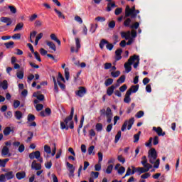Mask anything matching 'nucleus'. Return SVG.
I'll use <instances>...</instances> for the list:
<instances>
[{
  "mask_svg": "<svg viewBox=\"0 0 182 182\" xmlns=\"http://www.w3.org/2000/svg\"><path fill=\"white\" fill-rule=\"evenodd\" d=\"M73 114H75V108L72 107L70 114L68 117H67L64 122H60V129L62 130H69L70 129H75V124L73 123Z\"/></svg>",
  "mask_w": 182,
  "mask_h": 182,
  "instance_id": "f257e3e1",
  "label": "nucleus"
},
{
  "mask_svg": "<svg viewBox=\"0 0 182 182\" xmlns=\"http://www.w3.org/2000/svg\"><path fill=\"white\" fill-rule=\"evenodd\" d=\"M100 113L101 116L106 115L107 123H112V119H113V113L112 112V109H110V107H107V109H100Z\"/></svg>",
  "mask_w": 182,
  "mask_h": 182,
  "instance_id": "f03ea898",
  "label": "nucleus"
},
{
  "mask_svg": "<svg viewBox=\"0 0 182 182\" xmlns=\"http://www.w3.org/2000/svg\"><path fill=\"white\" fill-rule=\"evenodd\" d=\"M136 58L137 55H134L133 56L129 58L127 63H124V67L125 68L127 73H129V72H132V65L134 63V60H136Z\"/></svg>",
  "mask_w": 182,
  "mask_h": 182,
  "instance_id": "7ed1b4c3",
  "label": "nucleus"
},
{
  "mask_svg": "<svg viewBox=\"0 0 182 182\" xmlns=\"http://www.w3.org/2000/svg\"><path fill=\"white\" fill-rule=\"evenodd\" d=\"M148 159H149L151 164H154V161L157 160V151H156V149L151 148L148 151Z\"/></svg>",
  "mask_w": 182,
  "mask_h": 182,
  "instance_id": "20e7f679",
  "label": "nucleus"
},
{
  "mask_svg": "<svg viewBox=\"0 0 182 182\" xmlns=\"http://www.w3.org/2000/svg\"><path fill=\"white\" fill-rule=\"evenodd\" d=\"M133 124H134V117L130 118L129 121L126 120L121 128L122 132H124L126 127H127V130H130L133 127Z\"/></svg>",
  "mask_w": 182,
  "mask_h": 182,
  "instance_id": "39448f33",
  "label": "nucleus"
},
{
  "mask_svg": "<svg viewBox=\"0 0 182 182\" xmlns=\"http://www.w3.org/2000/svg\"><path fill=\"white\" fill-rule=\"evenodd\" d=\"M36 117L32 114H28L27 116V123L28 124L29 127H36V122L35 119Z\"/></svg>",
  "mask_w": 182,
  "mask_h": 182,
  "instance_id": "423d86ee",
  "label": "nucleus"
},
{
  "mask_svg": "<svg viewBox=\"0 0 182 182\" xmlns=\"http://www.w3.org/2000/svg\"><path fill=\"white\" fill-rule=\"evenodd\" d=\"M135 11L136 7L134 6L132 9L130 6H127L125 9V18H129Z\"/></svg>",
  "mask_w": 182,
  "mask_h": 182,
  "instance_id": "0eeeda50",
  "label": "nucleus"
},
{
  "mask_svg": "<svg viewBox=\"0 0 182 182\" xmlns=\"http://www.w3.org/2000/svg\"><path fill=\"white\" fill-rule=\"evenodd\" d=\"M86 88L84 87H79V90L75 91L76 96L79 97H83L86 95Z\"/></svg>",
  "mask_w": 182,
  "mask_h": 182,
  "instance_id": "6e6552de",
  "label": "nucleus"
},
{
  "mask_svg": "<svg viewBox=\"0 0 182 182\" xmlns=\"http://www.w3.org/2000/svg\"><path fill=\"white\" fill-rule=\"evenodd\" d=\"M0 22L6 23V26H11L12 25V18L9 17L2 16L0 18Z\"/></svg>",
  "mask_w": 182,
  "mask_h": 182,
  "instance_id": "1a4fd4ad",
  "label": "nucleus"
},
{
  "mask_svg": "<svg viewBox=\"0 0 182 182\" xmlns=\"http://www.w3.org/2000/svg\"><path fill=\"white\" fill-rule=\"evenodd\" d=\"M1 156L3 157H5L7 156V157H11L12 156V154L9 152V148L8 146H4L1 149Z\"/></svg>",
  "mask_w": 182,
  "mask_h": 182,
  "instance_id": "9d476101",
  "label": "nucleus"
},
{
  "mask_svg": "<svg viewBox=\"0 0 182 182\" xmlns=\"http://www.w3.org/2000/svg\"><path fill=\"white\" fill-rule=\"evenodd\" d=\"M32 170H41L42 165L41 164L36 163V160H33L31 164Z\"/></svg>",
  "mask_w": 182,
  "mask_h": 182,
  "instance_id": "9b49d317",
  "label": "nucleus"
},
{
  "mask_svg": "<svg viewBox=\"0 0 182 182\" xmlns=\"http://www.w3.org/2000/svg\"><path fill=\"white\" fill-rule=\"evenodd\" d=\"M3 133L4 136H9L11 133H15V130L14 129V127L11 129L10 127H6L4 129Z\"/></svg>",
  "mask_w": 182,
  "mask_h": 182,
  "instance_id": "f8f14e48",
  "label": "nucleus"
},
{
  "mask_svg": "<svg viewBox=\"0 0 182 182\" xmlns=\"http://www.w3.org/2000/svg\"><path fill=\"white\" fill-rule=\"evenodd\" d=\"M153 130L157 133L158 136H166V132H163L161 127L156 128V127H154Z\"/></svg>",
  "mask_w": 182,
  "mask_h": 182,
  "instance_id": "ddd939ff",
  "label": "nucleus"
},
{
  "mask_svg": "<svg viewBox=\"0 0 182 182\" xmlns=\"http://www.w3.org/2000/svg\"><path fill=\"white\" fill-rule=\"evenodd\" d=\"M16 177L17 180H22L26 177V173H25V171L17 172Z\"/></svg>",
  "mask_w": 182,
  "mask_h": 182,
  "instance_id": "4468645a",
  "label": "nucleus"
},
{
  "mask_svg": "<svg viewBox=\"0 0 182 182\" xmlns=\"http://www.w3.org/2000/svg\"><path fill=\"white\" fill-rule=\"evenodd\" d=\"M50 38L51 41H54V42H56L58 43V46H60L61 45L60 40L58 38V37L56 36V34L55 33L50 34Z\"/></svg>",
  "mask_w": 182,
  "mask_h": 182,
  "instance_id": "2eb2a0df",
  "label": "nucleus"
},
{
  "mask_svg": "<svg viewBox=\"0 0 182 182\" xmlns=\"http://www.w3.org/2000/svg\"><path fill=\"white\" fill-rule=\"evenodd\" d=\"M121 37L123 39H126V41H128V39H130V31L124 32L122 31L120 33Z\"/></svg>",
  "mask_w": 182,
  "mask_h": 182,
  "instance_id": "dca6fc26",
  "label": "nucleus"
},
{
  "mask_svg": "<svg viewBox=\"0 0 182 182\" xmlns=\"http://www.w3.org/2000/svg\"><path fill=\"white\" fill-rule=\"evenodd\" d=\"M123 52V50L122 48L117 49L115 51L116 55V60H120L122 59V53Z\"/></svg>",
  "mask_w": 182,
  "mask_h": 182,
  "instance_id": "f3484780",
  "label": "nucleus"
},
{
  "mask_svg": "<svg viewBox=\"0 0 182 182\" xmlns=\"http://www.w3.org/2000/svg\"><path fill=\"white\" fill-rule=\"evenodd\" d=\"M33 97H36V99L40 102H43V100H45V95H43V94L38 95V93L34 92L33 94Z\"/></svg>",
  "mask_w": 182,
  "mask_h": 182,
  "instance_id": "a211bd4d",
  "label": "nucleus"
},
{
  "mask_svg": "<svg viewBox=\"0 0 182 182\" xmlns=\"http://www.w3.org/2000/svg\"><path fill=\"white\" fill-rule=\"evenodd\" d=\"M46 46L50 48V49H52L54 52H56V46L55 43L52 41H46Z\"/></svg>",
  "mask_w": 182,
  "mask_h": 182,
  "instance_id": "6ab92c4d",
  "label": "nucleus"
},
{
  "mask_svg": "<svg viewBox=\"0 0 182 182\" xmlns=\"http://www.w3.org/2000/svg\"><path fill=\"white\" fill-rule=\"evenodd\" d=\"M34 157L35 159L38 160V161H40L41 163H43V159L41 158V151H34Z\"/></svg>",
  "mask_w": 182,
  "mask_h": 182,
  "instance_id": "aec40b11",
  "label": "nucleus"
},
{
  "mask_svg": "<svg viewBox=\"0 0 182 182\" xmlns=\"http://www.w3.org/2000/svg\"><path fill=\"white\" fill-rule=\"evenodd\" d=\"M6 176V180H12L15 177L14 171H9L4 174Z\"/></svg>",
  "mask_w": 182,
  "mask_h": 182,
  "instance_id": "412c9836",
  "label": "nucleus"
},
{
  "mask_svg": "<svg viewBox=\"0 0 182 182\" xmlns=\"http://www.w3.org/2000/svg\"><path fill=\"white\" fill-rule=\"evenodd\" d=\"M114 89H116V87H114V85H112L111 87H108L107 90V95L108 96H112L114 92Z\"/></svg>",
  "mask_w": 182,
  "mask_h": 182,
  "instance_id": "4be33fe9",
  "label": "nucleus"
},
{
  "mask_svg": "<svg viewBox=\"0 0 182 182\" xmlns=\"http://www.w3.org/2000/svg\"><path fill=\"white\" fill-rule=\"evenodd\" d=\"M14 117L16 119V120H21V119L23 117V114H22V112L21 111H16L14 112Z\"/></svg>",
  "mask_w": 182,
  "mask_h": 182,
  "instance_id": "5701e85b",
  "label": "nucleus"
},
{
  "mask_svg": "<svg viewBox=\"0 0 182 182\" xmlns=\"http://www.w3.org/2000/svg\"><path fill=\"white\" fill-rule=\"evenodd\" d=\"M53 81L54 83V90L55 93H59V87H58V82H56V77L55 76H53Z\"/></svg>",
  "mask_w": 182,
  "mask_h": 182,
  "instance_id": "b1692460",
  "label": "nucleus"
},
{
  "mask_svg": "<svg viewBox=\"0 0 182 182\" xmlns=\"http://www.w3.org/2000/svg\"><path fill=\"white\" fill-rule=\"evenodd\" d=\"M130 23H132V18H127L124 21V26H125V28H130V26H132L130 25Z\"/></svg>",
  "mask_w": 182,
  "mask_h": 182,
  "instance_id": "393cba45",
  "label": "nucleus"
},
{
  "mask_svg": "<svg viewBox=\"0 0 182 182\" xmlns=\"http://www.w3.org/2000/svg\"><path fill=\"white\" fill-rule=\"evenodd\" d=\"M54 11L55 14H57L58 18L62 19H65V15H63V13L62 11H60L59 10H57L56 9H54Z\"/></svg>",
  "mask_w": 182,
  "mask_h": 182,
  "instance_id": "a878e982",
  "label": "nucleus"
},
{
  "mask_svg": "<svg viewBox=\"0 0 182 182\" xmlns=\"http://www.w3.org/2000/svg\"><path fill=\"white\" fill-rule=\"evenodd\" d=\"M109 41L106 39H102L100 42V49H103L105 48V45H107Z\"/></svg>",
  "mask_w": 182,
  "mask_h": 182,
  "instance_id": "bb28decb",
  "label": "nucleus"
},
{
  "mask_svg": "<svg viewBox=\"0 0 182 182\" xmlns=\"http://www.w3.org/2000/svg\"><path fill=\"white\" fill-rule=\"evenodd\" d=\"M23 28V23H18L16 24L14 32H16V31H21Z\"/></svg>",
  "mask_w": 182,
  "mask_h": 182,
  "instance_id": "cd10ccee",
  "label": "nucleus"
},
{
  "mask_svg": "<svg viewBox=\"0 0 182 182\" xmlns=\"http://www.w3.org/2000/svg\"><path fill=\"white\" fill-rule=\"evenodd\" d=\"M14 45H15V43L14 41H10L4 43V46H6V49H11L14 48Z\"/></svg>",
  "mask_w": 182,
  "mask_h": 182,
  "instance_id": "c85d7f7f",
  "label": "nucleus"
},
{
  "mask_svg": "<svg viewBox=\"0 0 182 182\" xmlns=\"http://www.w3.org/2000/svg\"><path fill=\"white\" fill-rule=\"evenodd\" d=\"M8 161H9V159H0V167H5Z\"/></svg>",
  "mask_w": 182,
  "mask_h": 182,
  "instance_id": "c756f323",
  "label": "nucleus"
},
{
  "mask_svg": "<svg viewBox=\"0 0 182 182\" xmlns=\"http://www.w3.org/2000/svg\"><path fill=\"white\" fill-rule=\"evenodd\" d=\"M75 45L77 49L75 50V53H77L79 52V49L80 48V40L79 38H75Z\"/></svg>",
  "mask_w": 182,
  "mask_h": 182,
  "instance_id": "7c9ffc66",
  "label": "nucleus"
},
{
  "mask_svg": "<svg viewBox=\"0 0 182 182\" xmlns=\"http://www.w3.org/2000/svg\"><path fill=\"white\" fill-rule=\"evenodd\" d=\"M95 129L97 130V132H102L103 130V124L102 123L96 124Z\"/></svg>",
  "mask_w": 182,
  "mask_h": 182,
  "instance_id": "2f4dec72",
  "label": "nucleus"
},
{
  "mask_svg": "<svg viewBox=\"0 0 182 182\" xmlns=\"http://www.w3.org/2000/svg\"><path fill=\"white\" fill-rule=\"evenodd\" d=\"M147 171H149V169L144 168L143 167L137 168V173H139V174H143V173H147Z\"/></svg>",
  "mask_w": 182,
  "mask_h": 182,
  "instance_id": "473e14b6",
  "label": "nucleus"
},
{
  "mask_svg": "<svg viewBox=\"0 0 182 182\" xmlns=\"http://www.w3.org/2000/svg\"><path fill=\"white\" fill-rule=\"evenodd\" d=\"M120 137H122V131H119L117 134L115 135L114 143H119V140H120Z\"/></svg>",
  "mask_w": 182,
  "mask_h": 182,
  "instance_id": "72a5a7b5",
  "label": "nucleus"
},
{
  "mask_svg": "<svg viewBox=\"0 0 182 182\" xmlns=\"http://www.w3.org/2000/svg\"><path fill=\"white\" fill-rule=\"evenodd\" d=\"M112 171H113V165L110 164L107 166L105 173H107V174H112Z\"/></svg>",
  "mask_w": 182,
  "mask_h": 182,
  "instance_id": "f704fd0d",
  "label": "nucleus"
},
{
  "mask_svg": "<svg viewBox=\"0 0 182 182\" xmlns=\"http://www.w3.org/2000/svg\"><path fill=\"white\" fill-rule=\"evenodd\" d=\"M65 76L66 80H69V77H70V73H69L68 68H65Z\"/></svg>",
  "mask_w": 182,
  "mask_h": 182,
  "instance_id": "c9c22d12",
  "label": "nucleus"
},
{
  "mask_svg": "<svg viewBox=\"0 0 182 182\" xmlns=\"http://www.w3.org/2000/svg\"><path fill=\"white\" fill-rule=\"evenodd\" d=\"M125 80H126V75H123L117 81V83H120L122 85V83H124Z\"/></svg>",
  "mask_w": 182,
  "mask_h": 182,
  "instance_id": "e433bc0d",
  "label": "nucleus"
},
{
  "mask_svg": "<svg viewBox=\"0 0 182 182\" xmlns=\"http://www.w3.org/2000/svg\"><path fill=\"white\" fill-rule=\"evenodd\" d=\"M140 133H141V132H139V133L134 135V143H137V141L140 140Z\"/></svg>",
  "mask_w": 182,
  "mask_h": 182,
  "instance_id": "4c0bfd02",
  "label": "nucleus"
},
{
  "mask_svg": "<svg viewBox=\"0 0 182 182\" xmlns=\"http://www.w3.org/2000/svg\"><path fill=\"white\" fill-rule=\"evenodd\" d=\"M95 150V146L92 145L88 148V154L89 156H91L92 154L95 156V152L93 151Z\"/></svg>",
  "mask_w": 182,
  "mask_h": 182,
  "instance_id": "58836bf2",
  "label": "nucleus"
},
{
  "mask_svg": "<svg viewBox=\"0 0 182 182\" xmlns=\"http://www.w3.org/2000/svg\"><path fill=\"white\" fill-rule=\"evenodd\" d=\"M113 84V79L112 78H108L105 80V86H110V85Z\"/></svg>",
  "mask_w": 182,
  "mask_h": 182,
  "instance_id": "ea45409f",
  "label": "nucleus"
},
{
  "mask_svg": "<svg viewBox=\"0 0 182 182\" xmlns=\"http://www.w3.org/2000/svg\"><path fill=\"white\" fill-rule=\"evenodd\" d=\"M1 87L4 90H6V89H8V81H6V80L1 82Z\"/></svg>",
  "mask_w": 182,
  "mask_h": 182,
  "instance_id": "a19ab883",
  "label": "nucleus"
},
{
  "mask_svg": "<svg viewBox=\"0 0 182 182\" xmlns=\"http://www.w3.org/2000/svg\"><path fill=\"white\" fill-rule=\"evenodd\" d=\"M143 116H144V112L143 111H139L136 115L135 117H136V119H141V117H143Z\"/></svg>",
  "mask_w": 182,
  "mask_h": 182,
  "instance_id": "79ce46f5",
  "label": "nucleus"
},
{
  "mask_svg": "<svg viewBox=\"0 0 182 182\" xmlns=\"http://www.w3.org/2000/svg\"><path fill=\"white\" fill-rule=\"evenodd\" d=\"M44 151H46V153H47V154H50V153H52V150L50 149V146H49L48 145H45L44 146Z\"/></svg>",
  "mask_w": 182,
  "mask_h": 182,
  "instance_id": "37998d69",
  "label": "nucleus"
},
{
  "mask_svg": "<svg viewBox=\"0 0 182 182\" xmlns=\"http://www.w3.org/2000/svg\"><path fill=\"white\" fill-rule=\"evenodd\" d=\"M33 53L36 59L38 61V62H42V59H41V56L39 55V53H38V51H34Z\"/></svg>",
  "mask_w": 182,
  "mask_h": 182,
  "instance_id": "c03bdc74",
  "label": "nucleus"
},
{
  "mask_svg": "<svg viewBox=\"0 0 182 182\" xmlns=\"http://www.w3.org/2000/svg\"><path fill=\"white\" fill-rule=\"evenodd\" d=\"M23 75H24L23 71H22V70L18 71L16 73V76H17L18 79H20V80L23 79Z\"/></svg>",
  "mask_w": 182,
  "mask_h": 182,
  "instance_id": "a18cd8bd",
  "label": "nucleus"
},
{
  "mask_svg": "<svg viewBox=\"0 0 182 182\" xmlns=\"http://www.w3.org/2000/svg\"><path fill=\"white\" fill-rule=\"evenodd\" d=\"M13 106H14V109H18V107H19V106H21V101L14 100Z\"/></svg>",
  "mask_w": 182,
  "mask_h": 182,
  "instance_id": "49530a36",
  "label": "nucleus"
},
{
  "mask_svg": "<svg viewBox=\"0 0 182 182\" xmlns=\"http://www.w3.org/2000/svg\"><path fill=\"white\" fill-rule=\"evenodd\" d=\"M111 76L112 77H119V76H120V71L117 70L116 72H112Z\"/></svg>",
  "mask_w": 182,
  "mask_h": 182,
  "instance_id": "de8ad7c7",
  "label": "nucleus"
},
{
  "mask_svg": "<svg viewBox=\"0 0 182 182\" xmlns=\"http://www.w3.org/2000/svg\"><path fill=\"white\" fill-rule=\"evenodd\" d=\"M95 19V21H97V22H105L106 21V18L102 17V16H97Z\"/></svg>",
  "mask_w": 182,
  "mask_h": 182,
  "instance_id": "09e8293b",
  "label": "nucleus"
},
{
  "mask_svg": "<svg viewBox=\"0 0 182 182\" xmlns=\"http://www.w3.org/2000/svg\"><path fill=\"white\" fill-rule=\"evenodd\" d=\"M117 160L119 161L120 163H122V164H124V163H126V159L123 158L122 155H119L117 157Z\"/></svg>",
  "mask_w": 182,
  "mask_h": 182,
  "instance_id": "8fccbe9b",
  "label": "nucleus"
},
{
  "mask_svg": "<svg viewBox=\"0 0 182 182\" xmlns=\"http://www.w3.org/2000/svg\"><path fill=\"white\" fill-rule=\"evenodd\" d=\"M139 26H140V23L139 22H135L133 25L130 26L131 29H138Z\"/></svg>",
  "mask_w": 182,
  "mask_h": 182,
  "instance_id": "3c124183",
  "label": "nucleus"
},
{
  "mask_svg": "<svg viewBox=\"0 0 182 182\" xmlns=\"http://www.w3.org/2000/svg\"><path fill=\"white\" fill-rule=\"evenodd\" d=\"M139 85H132L131 89H132V93H136L139 90Z\"/></svg>",
  "mask_w": 182,
  "mask_h": 182,
  "instance_id": "603ef678",
  "label": "nucleus"
},
{
  "mask_svg": "<svg viewBox=\"0 0 182 182\" xmlns=\"http://www.w3.org/2000/svg\"><path fill=\"white\" fill-rule=\"evenodd\" d=\"M122 12H123V9L122 8H117L114 11V14L117 15V16H119V15H120V14H122Z\"/></svg>",
  "mask_w": 182,
  "mask_h": 182,
  "instance_id": "864d4df0",
  "label": "nucleus"
},
{
  "mask_svg": "<svg viewBox=\"0 0 182 182\" xmlns=\"http://www.w3.org/2000/svg\"><path fill=\"white\" fill-rule=\"evenodd\" d=\"M106 48L108 50H113V48H114V45L108 42L106 45Z\"/></svg>",
  "mask_w": 182,
  "mask_h": 182,
  "instance_id": "5fc2aeb1",
  "label": "nucleus"
},
{
  "mask_svg": "<svg viewBox=\"0 0 182 182\" xmlns=\"http://www.w3.org/2000/svg\"><path fill=\"white\" fill-rule=\"evenodd\" d=\"M124 171H126V168H124V166H121L118 169V174H120L122 176V174H124Z\"/></svg>",
  "mask_w": 182,
  "mask_h": 182,
  "instance_id": "6e6d98bb",
  "label": "nucleus"
},
{
  "mask_svg": "<svg viewBox=\"0 0 182 182\" xmlns=\"http://www.w3.org/2000/svg\"><path fill=\"white\" fill-rule=\"evenodd\" d=\"M154 168H159L160 166V159H158L156 161H154Z\"/></svg>",
  "mask_w": 182,
  "mask_h": 182,
  "instance_id": "4d7b16f0",
  "label": "nucleus"
},
{
  "mask_svg": "<svg viewBox=\"0 0 182 182\" xmlns=\"http://www.w3.org/2000/svg\"><path fill=\"white\" fill-rule=\"evenodd\" d=\"M137 14H140V11L135 9L134 12L131 14V18L134 19V18H136V16H137Z\"/></svg>",
  "mask_w": 182,
  "mask_h": 182,
  "instance_id": "13d9d810",
  "label": "nucleus"
},
{
  "mask_svg": "<svg viewBox=\"0 0 182 182\" xmlns=\"http://www.w3.org/2000/svg\"><path fill=\"white\" fill-rule=\"evenodd\" d=\"M108 26H109V28H110V29H113V28H114V26H116V22L114 21H111L108 23Z\"/></svg>",
  "mask_w": 182,
  "mask_h": 182,
  "instance_id": "bf43d9fd",
  "label": "nucleus"
},
{
  "mask_svg": "<svg viewBox=\"0 0 182 182\" xmlns=\"http://www.w3.org/2000/svg\"><path fill=\"white\" fill-rule=\"evenodd\" d=\"M126 90H127V85L126 84L119 87V91H121L122 93L126 92Z\"/></svg>",
  "mask_w": 182,
  "mask_h": 182,
  "instance_id": "052dcab7",
  "label": "nucleus"
},
{
  "mask_svg": "<svg viewBox=\"0 0 182 182\" xmlns=\"http://www.w3.org/2000/svg\"><path fill=\"white\" fill-rule=\"evenodd\" d=\"M42 109H43V105H42V104L36 105V109L37 110V112H41V110H42Z\"/></svg>",
  "mask_w": 182,
  "mask_h": 182,
  "instance_id": "680f3d73",
  "label": "nucleus"
},
{
  "mask_svg": "<svg viewBox=\"0 0 182 182\" xmlns=\"http://www.w3.org/2000/svg\"><path fill=\"white\" fill-rule=\"evenodd\" d=\"M23 151H25V145H23V144H21L18 146V152L19 153H23Z\"/></svg>",
  "mask_w": 182,
  "mask_h": 182,
  "instance_id": "e2e57ef3",
  "label": "nucleus"
},
{
  "mask_svg": "<svg viewBox=\"0 0 182 182\" xmlns=\"http://www.w3.org/2000/svg\"><path fill=\"white\" fill-rule=\"evenodd\" d=\"M46 168H48V170L52 168V161H50L45 164Z\"/></svg>",
  "mask_w": 182,
  "mask_h": 182,
  "instance_id": "0e129e2a",
  "label": "nucleus"
},
{
  "mask_svg": "<svg viewBox=\"0 0 182 182\" xmlns=\"http://www.w3.org/2000/svg\"><path fill=\"white\" fill-rule=\"evenodd\" d=\"M9 9H10V12L11 14H16V8L14 6H9Z\"/></svg>",
  "mask_w": 182,
  "mask_h": 182,
  "instance_id": "69168bd1",
  "label": "nucleus"
},
{
  "mask_svg": "<svg viewBox=\"0 0 182 182\" xmlns=\"http://www.w3.org/2000/svg\"><path fill=\"white\" fill-rule=\"evenodd\" d=\"M95 171H100V170H102V165L100 164H95Z\"/></svg>",
  "mask_w": 182,
  "mask_h": 182,
  "instance_id": "338daca9",
  "label": "nucleus"
},
{
  "mask_svg": "<svg viewBox=\"0 0 182 182\" xmlns=\"http://www.w3.org/2000/svg\"><path fill=\"white\" fill-rule=\"evenodd\" d=\"M12 39H14V40H19L21 39V33H16L14 34L12 37Z\"/></svg>",
  "mask_w": 182,
  "mask_h": 182,
  "instance_id": "774afa93",
  "label": "nucleus"
}]
</instances>
